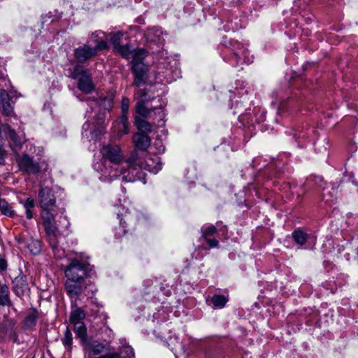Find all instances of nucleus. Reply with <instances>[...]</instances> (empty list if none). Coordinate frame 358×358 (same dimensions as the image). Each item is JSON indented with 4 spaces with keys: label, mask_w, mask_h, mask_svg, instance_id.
<instances>
[{
    "label": "nucleus",
    "mask_w": 358,
    "mask_h": 358,
    "mask_svg": "<svg viewBox=\"0 0 358 358\" xmlns=\"http://www.w3.org/2000/svg\"><path fill=\"white\" fill-rule=\"evenodd\" d=\"M100 152L103 162L96 164L95 168L100 172L99 179L101 181L110 182L120 176L127 182L143 179L144 173L137 163L136 150L124 161L122 151L117 145H104Z\"/></svg>",
    "instance_id": "1"
},
{
    "label": "nucleus",
    "mask_w": 358,
    "mask_h": 358,
    "mask_svg": "<svg viewBox=\"0 0 358 358\" xmlns=\"http://www.w3.org/2000/svg\"><path fill=\"white\" fill-rule=\"evenodd\" d=\"M93 267L83 257L68 258L63 271L65 289L70 298L76 299L81 294L84 282L90 276Z\"/></svg>",
    "instance_id": "2"
},
{
    "label": "nucleus",
    "mask_w": 358,
    "mask_h": 358,
    "mask_svg": "<svg viewBox=\"0 0 358 358\" xmlns=\"http://www.w3.org/2000/svg\"><path fill=\"white\" fill-rule=\"evenodd\" d=\"M41 218L46 234V239L55 258L61 259L66 256V251L61 245L62 236L58 230L55 217L51 210L42 211Z\"/></svg>",
    "instance_id": "3"
},
{
    "label": "nucleus",
    "mask_w": 358,
    "mask_h": 358,
    "mask_svg": "<svg viewBox=\"0 0 358 358\" xmlns=\"http://www.w3.org/2000/svg\"><path fill=\"white\" fill-rule=\"evenodd\" d=\"M226 53H230L231 56L227 59L223 56V59L235 66L241 64H249L252 62V57L249 56L247 46L236 40H229L225 44Z\"/></svg>",
    "instance_id": "4"
},
{
    "label": "nucleus",
    "mask_w": 358,
    "mask_h": 358,
    "mask_svg": "<svg viewBox=\"0 0 358 358\" xmlns=\"http://www.w3.org/2000/svg\"><path fill=\"white\" fill-rule=\"evenodd\" d=\"M113 94L111 93L101 94L99 96L97 99H88L87 101V106L90 108L91 111L87 110V114L88 115L87 120L83 125V134L90 129V122L91 118V114L95 110L96 107H99L100 111L101 110H110L113 107Z\"/></svg>",
    "instance_id": "5"
},
{
    "label": "nucleus",
    "mask_w": 358,
    "mask_h": 358,
    "mask_svg": "<svg viewBox=\"0 0 358 358\" xmlns=\"http://www.w3.org/2000/svg\"><path fill=\"white\" fill-rule=\"evenodd\" d=\"M70 76L73 79L78 80V89L85 93H90L94 90L90 72L88 70L85 69L83 66L76 65L71 70Z\"/></svg>",
    "instance_id": "6"
},
{
    "label": "nucleus",
    "mask_w": 358,
    "mask_h": 358,
    "mask_svg": "<svg viewBox=\"0 0 358 358\" xmlns=\"http://www.w3.org/2000/svg\"><path fill=\"white\" fill-rule=\"evenodd\" d=\"M86 355L90 358H119L120 355L111 354V352L103 354L106 352V345L93 340H87L82 345Z\"/></svg>",
    "instance_id": "7"
},
{
    "label": "nucleus",
    "mask_w": 358,
    "mask_h": 358,
    "mask_svg": "<svg viewBox=\"0 0 358 358\" xmlns=\"http://www.w3.org/2000/svg\"><path fill=\"white\" fill-rule=\"evenodd\" d=\"M0 138H8L10 147L14 152L20 150L24 143V139L17 135L8 124L0 125Z\"/></svg>",
    "instance_id": "8"
},
{
    "label": "nucleus",
    "mask_w": 358,
    "mask_h": 358,
    "mask_svg": "<svg viewBox=\"0 0 358 358\" xmlns=\"http://www.w3.org/2000/svg\"><path fill=\"white\" fill-rule=\"evenodd\" d=\"M140 100L138 101L136 104V113L143 117H148L151 112L157 110L159 114H162V117L164 115L162 107H155V108H148V102L150 99H147V94L144 90L140 91L139 94Z\"/></svg>",
    "instance_id": "9"
},
{
    "label": "nucleus",
    "mask_w": 358,
    "mask_h": 358,
    "mask_svg": "<svg viewBox=\"0 0 358 358\" xmlns=\"http://www.w3.org/2000/svg\"><path fill=\"white\" fill-rule=\"evenodd\" d=\"M38 202L42 211L52 210L56 203L52 190L48 187H42L38 192Z\"/></svg>",
    "instance_id": "10"
},
{
    "label": "nucleus",
    "mask_w": 358,
    "mask_h": 358,
    "mask_svg": "<svg viewBox=\"0 0 358 358\" xmlns=\"http://www.w3.org/2000/svg\"><path fill=\"white\" fill-rule=\"evenodd\" d=\"M137 163L141 168L143 173L145 174L143 169L147 170L151 173H157L162 169L161 159L158 155H147L144 159V166H142L141 162L137 157ZM144 184H145V176L141 180Z\"/></svg>",
    "instance_id": "11"
},
{
    "label": "nucleus",
    "mask_w": 358,
    "mask_h": 358,
    "mask_svg": "<svg viewBox=\"0 0 358 358\" xmlns=\"http://www.w3.org/2000/svg\"><path fill=\"white\" fill-rule=\"evenodd\" d=\"M18 164L21 171L29 175H36L41 171L38 162L27 154H23L18 160Z\"/></svg>",
    "instance_id": "12"
},
{
    "label": "nucleus",
    "mask_w": 358,
    "mask_h": 358,
    "mask_svg": "<svg viewBox=\"0 0 358 358\" xmlns=\"http://www.w3.org/2000/svg\"><path fill=\"white\" fill-rule=\"evenodd\" d=\"M15 96L13 92L8 93L5 90H0V111L3 115L11 117L14 114L13 99Z\"/></svg>",
    "instance_id": "13"
},
{
    "label": "nucleus",
    "mask_w": 358,
    "mask_h": 358,
    "mask_svg": "<svg viewBox=\"0 0 358 358\" xmlns=\"http://www.w3.org/2000/svg\"><path fill=\"white\" fill-rule=\"evenodd\" d=\"M98 52L89 44H83L74 49L73 56L78 63H85L96 56Z\"/></svg>",
    "instance_id": "14"
},
{
    "label": "nucleus",
    "mask_w": 358,
    "mask_h": 358,
    "mask_svg": "<svg viewBox=\"0 0 358 358\" xmlns=\"http://www.w3.org/2000/svg\"><path fill=\"white\" fill-rule=\"evenodd\" d=\"M12 289L14 294L22 298L29 291L27 277L20 271V274L12 280Z\"/></svg>",
    "instance_id": "15"
},
{
    "label": "nucleus",
    "mask_w": 358,
    "mask_h": 358,
    "mask_svg": "<svg viewBox=\"0 0 358 358\" xmlns=\"http://www.w3.org/2000/svg\"><path fill=\"white\" fill-rule=\"evenodd\" d=\"M313 182L315 186L322 190V199L327 203H330L336 199V189L331 187V191L329 190V187H324L325 182L321 176H314Z\"/></svg>",
    "instance_id": "16"
},
{
    "label": "nucleus",
    "mask_w": 358,
    "mask_h": 358,
    "mask_svg": "<svg viewBox=\"0 0 358 358\" xmlns=\"http://www.w3.org/2000/svg\"><path fill=\"white\" fill-rule=\"evenodd\" d=\"M89 42H92L94 44L93 48L96 49V51L98 52L101 50H108L109 46L106 42L107 36L106 33L102 31L101 30H96L94 32H92L89 35Z\"/></svg>",
    "instance_id": "17"
},
{
    "label": "nucleus",
    "mask_w": 358,
    "mask_h": 358,
    "mask_svg": "<svg viewBox=\"0 0 358 358\" xmlns=\"http://www.w3.org/2000/svg\"><path fill=\"white\" fill-rule=\"evenodd\" d=\"M167 67L162 76L160 83H171L177 78L181 77L180 71L178 69V64L175 59H171L168 62Z\"/></svg>",
    "instance_id": "18"
},
{
    "label": "nucleus",
    "mask_w": 358,
    "mask_h": 358,
    "mask_svg": "<svg viewBox=\"0 0 358 358\" xmlns=\"http://www.w3.org/2000/svg\"><path fill=\"white\" fill-rule=\"evenodd\" d=\"M202 236L204 238L210 248H218V241L214 238V235L217 233V229L213 225L203 227L201 229Z\"/></svg>",
    "instance_id": "19"
},
{
    "label": "nucleus",
    "mask_w": 358,
    "mask_h": 358,
    "mask_svg": "<svg viewBox=\"0 0 358 358\" xmlns=\"http://www.w3.org/2000/svg\"><path fill=\"white\" fill-rule=\"evenodd\" d=\"M132 71L134 75V84L136 86H141L144 83L147 66L143 63H136L132 64Z\"/></svg>",
    "instance_id": "20"
},
{
    "label": "nucleus",
    "mask_w": 358,
    "mask_h": 358,
    "mask_svg": "<svg viewBox=\"0 0 358 358\" xmlns=\"http://www.w3.org/2000/svg\"><path fill=\"white\" fill-rule=\"evenodd\" d=\"M130 124L127 115H121L113 127L115 132H117L118 136L127 134L129 132Z\"/></svg>",
    "instance_id": "21"
},
{
    "label": "nucleus",
    "mask_w": 358,
    "mask_h": 358,
    "mask_svg": "<svg viewBox=\"0 0 358 358\" xmlns=\"http://www.w3.org/2000/svg\"><path fill=\"white\" fill-rule=\"evenodd\" d=\"M136 149L145 150L150 145V138L145 134L136 133L133 136Z\"/></svg>",
    "instance_id": "22"
},
{
    "label": "nucleus",
    "mask_w": 358,
    "mask_h": 358,
    "mask_svg": "<svg viewBox=\"0 0 358 358\" xmlns=\"http://www.w3.org/2000/svg\"><path fill=\"white\" fill-rule=\"evenodd\" d=\"M38 318V312L33 308L28 311L23 321L24 329H33L37 324Z\"/></svg>",
    "instance_id": "23"
},
{
    "label": "nucleus",
    "mask_w": 358,
    "mask_h": 358,
    "mask_svg": "<svg viewBox=\"0 0 358 358\" xmlns=\"http://www.w3.org/2000/svg\"><path fill=\"white\" fill-rule=\"evenodd\" d=\"M12 306L9 287L5 283H0V306L10 307Z\"/></svg>",
    "instance_id": "24"
},
{
    "label": "nucleus",
    "mask_w": 358,
    "mask_h": 358,
    "mask_svg": "<svg viewBox=\"0 0 358 358\" xmlns=\"http://www.w3.org/2000/svg\"><path fill=\"white\" fill-rule=\"evenodd\" d=\"M121 346L119 352H111V354H117L120 355L119 358H134L135 354L134 349L128 345L124 339L120 340Z\"/></svg>",
    "instance_id": "25"
},
{
    "label": "nucleus",
    "mask_w": 358,
    "mask_h": 358,
    "mask_svg": "<svg viewBox=\"0 0 358 358\" xmlns=\"http://www.w3.org/2000/svg\"><path fill=\"white\" fill-rule=\"evenodd\" d=\"M19 243L24 244V246L34 255H38L41 251V242L38 240L30 238L27 241L19 242Z\"/></svg>",
    "instance_id": "26"
},
{
    "label": "nucleus",
    "mask_w": 358,
    "mask_h": 358,
    "mask_svg": "<svg viewBox=\"0 0 358 358\" xmlns=\"http://www.w3.org/2000/svg\"><path fill=\"white\" fill-rule=\"evenodd\" d=\"M228 301V298L222 294H214L210 300L207 299L208 305L212 304L214 308H222Z\"/></svg>",
    "instance_id": "27"
},
{
    "label": "nucleus",
    "mask_w": 358,
    "mask_h": 358,
    "mask_svg": "<svg viewBox=\"0 0 358 358\" xmlns=\"http://www.w3.org/2000/svg\"><path fill=\"white\" fill-rule=\"evenodd\" d=\"M171 59H173L171 57H165V58H161L159 62L157 64L156 66V71H155V78L157 81H161L162 76L164 74V72L166 71V68L168 65V62Z\"/></svg>",
    "instance_id": "28"
},
{
    "label": "nucleus",
    "mask_w": 358,
    "mask_h": 358,
    "mask_svg": "<svg viewBox=\"0 0 358 358\" xmlns=\"http://www.w3.org/2000/svg\"><path fill=\"white\" fill-rule=\"evenodd\" d=\"M292 236L294 242L300 246L304 245L308 239L310 238V236L308 234L300 229H295L292 232Z\"/></svg>",
    "instance_id": "29"
},
{
    "label": "nucleus",
    "mask_w": 358,
    "mask_h": 358,
    "mask_svg": "<svg viewBox=\"0 0 358 358\" xmlns=\"http://www.w3.org/2000/svg\"><path fill=\"white\" fill-rule=\"evenodd\" d=\"M74 326V331L76 334L78 338L80 339L82 345L84 342L87 341V329L84 322H77L73 324Z\"/></svg>",
    "instance_id": "30"
},
{
    "label": "nucleus",
    "mask_w": 358,
    "mask_h": 358,
    "mask_svg": "<svg viewBox=\"0 0 358 358\" xmlns=\"http://www.w3.org/2000/svg\"><path fill=\"white\" fill-rule=\"evenodd\" d=\"M0 211L3 215L9 217H13L15 215L12 204L2 199H0Z\"/></svg>",
    "instance_id": "31"
},
{
    "label": "nucleus",
    "mask_w": 358,
    "mask_h": 358,
    "mask_svg": "<svg viewBox=\"0 0 358 358\" xmlns=\"http://www.w3.org/2000/svg\"><path fill=\"white\" fill-rule=\"evenodd\" d=\"M20 203L23 205V207L25 209L27 218L29 220L31 219L33 217L32 209L35 206L34 200L31 197H29L24 201L20 200Z\"/></svg>",
    "instance_id": "32"
},
{
    "label": "nucleus",
    "mask_w": 358,
    "mask_h": 358,
    "mask_svg": "<svg viewBox=\"0 0 358 358\" xmlns=\"http://www.w3.org/2000/svg\"><path fill=\"white\" fill-rule=\"evenodd\" d=\"M123 35L124 34L122 31H117L115 33H110L108 34H106L107 39H109L115 49L121 45Z\"/></svg>",
    "instance_id": "33"
},
{
    "label": "nucleus",
    "mask_w": 358,
    "mask_h": 358,
    "mask_svg": "<svg viewBox=\"0 0 358 358\" xmlns=\"http://www.w3.org/2000/svg\"><path fill=\"white\" fill-rule=\"evenodd\" d=\"M145 51L143 49L138 48L136 50H133V53L130 57V59H131V63L132 64H136V63H143V59L145 57Z\"/></svg>",
    "instance_id": "34"
},
{
    "label": "nucleus",
    "mask_w": 358,
    "mask_h": 358,
    "mask_svg": "<svg viewBox=\"0 0 358 358\" xmlns=\"http://www.w3.org/2000/svg\"><path fill=\"white\" fill-rule=\"evenodd\" d=\"M85 317V311L81 308H78L71 312L70 320L72 324L77 322H83V320Z\"/></svg>",
    "instance_id": "35"
},
{
    "label": "nucleus",
    "mask_w": 358,
    "mask_h": 358,
    "mask_svg": "<svg viewBox=\"0 0 358 358\" xmlns=\"http://www.w3.org/2000/svg\"><path fill=\"white\" fill-rule=\"evenodd\" d=\"M346 224L352 230L358 232V213H349L347 215Z\"/></svg>",
    "instance_id": "36"
},
{
    "label": "nucleus",
    "mask_w": 358,
    "mask_h": 358,
    "mask_svg": "<svg viewBox=\"0 0 358 358\" xmlns=\"http://www.w3.org/2000/svg\"><path fill=\"white\" fill-rule=\"evenodd\" d=\"M62 344L66 350H71L73 344V336L71 331L66 328L64 338L62 339Z\"/></svg>",
    "instance_id": "37"
},
{
    "label": "nucleus",
    "mask_w": 358,
    "mask_h": 358,
    "mask_svg": "<svg viewBox=\"0 0 358 358\" xmlns=\"http://www.w3.org/2000/svg\"><path fill=\"white\" fill-rule=\"evenodd\" d=\"M103 113L100 112L98 114V122L97 124L99 125V128L97 129H94L90 131V134L92 136V138H97L99 136L102 135L103 134V127L101 126L102 123Z\"/></svg>",
    "instance_id": "38"
},
{
    "label": "nucleus",
    "mask_w": 358,
    "mask_h": 358,
    "mask_svg": "<svg viewBox=\"0 0 358 358\" xmlns=\"http://www.w3.org/2000/svg\"><path fill=\"white\" fill-rule=\"evenodd\" d=\"M136 126L143 134L150 132L152 128L151 124L144 120H137Z\"/></svg>",
    "instance_id": "39"
},
{
    "label": "nucleus",
    "mask_w": 358,
    "mask_h": 358,
    "mask_svg": "<svg viewBox=\"0 0 358 358\" xmlns=\"http://www.w3.org/2000/svg\"><path fill=\"white\" fill-rule=\"evenodd\" d=\"M121 56L129 59H130L131 55L133 53V50H131L130 46L129 45H120L115 49Z\"/></svg>",
    "instance_id": "40"
},
{
    "label": "nucleus",
    "mask_w": 358,
    "mask_h": 358,
    "mask_svg": "<svg viewBox=\"0 0 358 358\" xmlns=\"http://www.w3.org/2000/svg\"><path fill=\"white\" fill-rule=\"evenodd\" d=\"M166 345L173 352L176 350L178 346H180L178 338L176 336L169 337V341H166Z\"/></svg>",
    "instance_id": "41"
},
{
    "label": "nucleus",
    "mask_w": 358,
    "mask_h": 358,
    "mask_svg": "<svg viewBox=\"0 0 358 358\" xmlns=\"http://www.w3.org/2000/svg\"><path fill=\"white\" fill-rule=\"evenodd\" d=\"M129 99L127 97H124L122 99L121 103V110H122V115H127V113L129 110Z\"/></svg>",
    "instance_id": "42"
},
{
    "label": "nucleus",
    "mask_w": 358,
    "mask_h": 358,
    "mask_svg": "<svg viewBox=\"0 0 358 358\" xmlns=\"http://www.w3.org/2000/svg\"><path fill=\"white\" fill-rule=\"evenodd\" d=\"M6 157V151L3 148V145L0 141V164H4Z\"/></svg>",
    "instance_id": "43"
},
{
    "label": "nucleus",
    "mask_w": 358,
    "mask_h": 358,
    "mask_svg": "<svg viewBox=\"0 0 358 358\" xmlns=\"http://www.w3.org/2000/svg\"><path fill=\"white\" fill-rule=\"evenodd\" d=\"M8 264L6 259L0 257V271H4L7 269Z\"/></svg>",
    "instance_id": "44"
},
{
    "label": "nucleus",
    "mask_w": 358,
    "mask_h": 358,
    "mask_svg": "<svg viewBox=\"0 0 358 358\" xmlns=\"http://www.w3.org/2000/svg\"><path fill=\"white\" fill-rule=\"evenodd\" d=\"M155 145H157L158 146L157 150L159 153L164 151V147L163 146V145L162 144V142L160 141H156Z\"/></svg>",
    "instance_id": "45"
},
{
    "label": "nucleus",
    "mask_w": 358,
    "mask_h": 358,
    "mask_svg": "<svg viewBox=\"0 0 358 358\" xmlns=\"http://www.w3.org/2000/svg\"><path fill=\"white\" fill-rule=\"evenodd\" d=\"M287 101H285H285H282V102L280 103V105L278 106V113H281V112H282V110H283V109H284V108H285V104L287 103Z\"/></svg>",
    "instance_id": "46"
},
{
    "label": "nucleus",
    "mask_w": 358,
    "mask_h": 358,
    "mask_svg": "<svg viewBox=\"0 0 358 358\" xmlns=\"http://www.w3.org/2000/svg\"><path fill=\"white\" fill-rule=\"evenodd\" d=\"M1 81L5 82L6 81V77H5V75L3 74V73L0 71V82Z\"/></svg>",
    "instance_id": "47"
},
{
    "label": "nucleus",
    "mask_w": 358,
    "mask_h": 358,
    "mask_svg": "<svg viewBox=\"0 0 358 358\" xmlns=\"http://www.w3.org/2000/svg\"><path fill=\"white\" fill-rule=\"evenodd\" d=\"M117 218L120 220V226H122V227H124L123 224H122V218L120 217V213H117Z\"/></svg>",
    "instance_id": "48"
},
{
    "label": "nucleus",
    "mask_w": 358,
    "mask_h": 358,
    "mask_svg": "<svg viewBox=\"0 0 358 358\" xmlns=\"http://www.w3.org/2000/svg\"><path fill=\"white\" fill-rule=\"evenodd\" d=\"M154 29H155V33H156L157 34H162V30H161L160 29H159V28H155Z\"/></svg>",
    "instance_id": "49"
},
{
    "label": "nucleus",
    "mask_w": 358,
    "mask_h": 358,
    "mask_svg": "<svg viewBox=\"0 0 358 358\" xmlns=\"http://www.w3.org/2000/svg\"><path fill=\"white\" fill-rule=\"evenodd\" d=\"M3 327H4V324H2L1 326V331H3Z\"/></svg>",
    "instance_id": "50"
},
{
    "label": "nucleus",
    "mask_w": 358,
    "mask_h": 358,
    "mask_svg": "<svg viewBox=\"0 0 358 358\" xmlns=\"http://www.w3.org/2000/svg\"><path fill=\"white\" fill-rule=\"evenodd\" d=\"M350 243V240H347V244Z\"/></svg>",
    "instance_id": "51"
},
{
    "label": "nucleus",
    "mask_w": 358,
    "mask_h": 358,
    "mask_svg": "<svg viewBox=\"0 0 358 358\" xmlns=\"http://www.w3.org/2000/svg\"><path fill=\"white\" fill-rule=\"evenodd\" d=\"M357 257H358V248H357Z\"/></svg>",
    "instance_id": "52"
}]
</instances>
